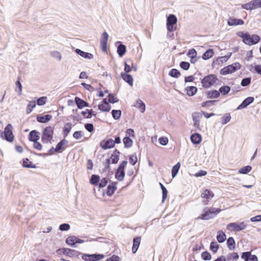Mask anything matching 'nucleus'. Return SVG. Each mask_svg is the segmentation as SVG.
<instances>
[{"label": "nucleus", "instance_id": "f8f14e48", "mask_svg": "<svg viewBox=\"0 0 261 261\" xmlns=\"http://www.w3.org/2000/svg\"><path fill=\"white\" fill-rule=\"evenodd\" d=\"M114 143V140L110 138L108 140H102L99 145L102 149L107 150L113 148L115 146Z\"/></svg>", "mask_w": 261, "mask_h": 261}, {"label": "nucleus", "instance_id": "393cba45", "mask_svg": "<svg viewBox=\"0 0 261 261\" xmlns=\"http://www.w3.org/2000/svg\"><path fill=\"white\" fill-rule=\"evenodd\" d=\"M190 139L193 144L197 145L200 144L201 142L202 137L199 134L195 133L191 135Z\"/></svg>", "mask_w": 261, "mask_h": 261}, {"label": "nucleus", "instance_id": "603ef678", "mask_svg": "<svg viewBox=\"0 0 261 261\" xmlns=\"http://www.w3.org/2000/svg\"><path fill=\"white\" fill-rule=\"evenodd\" d=\"M239 258V255L237 252H232L228 254L227 256V259L228 261L229 260H237Z\"/></svg>", "mask_w": 261, "mask_h": 261}, {"label": "nucleus", "instance_id": "58836bf2", "mask_svg": "<svg viewBox=\"0 0 261 261\" xmlns=\"http://www.w3.org/2000/svg\"><path fill=\"white\" fill-rule=\"evenodd\" d=\"M21 76H18L17 77V80L15 82V85L16 88L15 89V91L18 93V95H21V92L22 89V86L20 83Z\"/></svg>", "mask_w": 261, "mask_h": 261}, {"label": "nucleus", "instance_id": "a878e982", "mask_svg": "<svg viewBox=\"0 0 261 261\" xmlns=\"http://www.w3.org/2000/svg\"><path fill=\"white\" fill-rule=\"evenodd\" d=\"M206 98L208 99L217 98L220 97V92L216 90H212L206 92Z\"/></svg>", "mask_w": 261, "mask_h": 261}, {"label": "nucleus", "instance_id": "13d9d810", "mask_svg": "<svg viewBox=\"0 0 261 261\" xmlns=\"http://www.w3.org/2000/svg\"><path fill=\"white\" fill-rule=\"evenodd\" d=\"M251 81V78L250 77L243 78L241 82V85L243 87H246L249 86Z\"/></svg>", "mask_w": 261, "mask_h": 261}, {"label": "nucleus", "instance_id": "bf43d9fd", "mask_svg": "<svg viewBox=\"0 0 261 261\" xmlns=\"http://www.w3.org/2000/svg\"><path fill=\"white\" fill-rule=\"evenodd\" d=\"M108 98H109V103H117L119 100L117 97H115L114 94H113V93H110L108 95Z\"/></svg>", "mask_w": 261, "mask_h": 261}, {"label": "nucleus", "instance_id": "c9c22d12", "mask_svg": "<svg viewBox=\"0 0 261 261\" xmlns=\"http://www.w3.org/2000/svg\"><path fill=\"white\" fill-rule=\"evenodd\" d=\"M227 246L230 250H233L236 248V242L233 237H229L227 240Z\"/></svg>", "mask_w": 261, "mask_h": 261}, {"label": "nucleus", "instance_id": "39448f33", "mask_svg": "<svg viewBox=\"0 0 261 261\" xmlns=\"http://www.w3.org/2000/svg\"><path fill=\"white\" fill-rule=\"evenodd\" d=\"M54 128L51 126L46 127L42 132L41 140L43 143L50 142L53 138Z\"/></svg>", "mask_w": 261, "mask_h": 261}, {"label": "nucleus", "instance_id": "79ce46f5", "mask_svg": "<svg viewBox=\"0 0 261 261\" xmlns=\"http://www.w3.org/2000/svg\"><path fill=\"white\" fill-rule=\"evenodd\" d=\"M32 153H33L32 151H31ZM55 152H56V148H54L53 146H52L50 149L48 151V153H36L35 152H33V153L34 154H35L36 155H37L38 156H46L47 155H53L54 154H55Z\"/></svg>", "mask_w": 261, "mask_h": 261}, {"label": "nucleus", "instance_id": "c03bdc74", "mask_svg": "<svg viewBox=\"0 0 261 261\" xmlns=\"http://www.w3.org/2000/svg\"><path fill=\"white\" fill-rule=\"evenodd\" d=\"M135 106L138 108L141 113H144L145 111V105L144 102L140 99L137 100Z\"/></svg>", "mask_w": 261, "mask_h": 261}, {"label": "nucleus", "instance_id": "6ab92c4d", "mask_svg": "<svg viewBox=\"0 0 261 261\" xmlns=\"http://www.w3.org/2000/svg\"><path fill=\"white\" fill-rule=\"evenodd\" d=\"M227 24L229 26L243 25L244 21L242 19L230 17L227 20Z\"/></svg>", "mask_w": 261, "mask_h": 261}, {"label": "nucleus", "instance_id": "9d476101", "mask_svg": "<svg viewBox=\"0 0 261 261\" xmlns=\"http://www.w3.org/2000/svg\"><path fill=\"white\" fill-rule=\"evenodd\" d=\"M105 257V255L103 254L100 253H93V254H88L84 253L82 254V258L85 261H99Z\"/></svg>", "mask_w": 261, "mask_h": 261}, {"label": "nucleus", "instance_id": "ea45409f", "mask_svg": "<svg viewBox=\"0 0 261 261\" xmlns=\"http://www.w3.org/2000/svg\"><path fill=\"white\" fill-rule=\"evenodd\" d=\"M230 90L231 88L229 86L223 85L219 88L218 91L220 92V94L226 95L230 91Z\"/></svg>", "mask_w": 261, "mask_h": 261}, {"label": "nucleus", "instance_id": "7c9ffc66", "mask_svg": "<svg viewBox=\"0 0 261 261\" xmlns=\"http://www.w3.org/2000/svg\"><path fill=\"white\" fill-rule=\"evenodd\" d=\"M65 243L69 246L72 247H76V237L75 236H70L68 237L66 240Z\"/></svg>", "mask_w": 261, "mask_h": 261}, {"label": "nucleus", "instance_id": "ddd939ff", "mask_svg": "<svg viewBox=\"0 0 261 261\" xmlns=\"http://www.w3.org/2000/svg\"><path fill=\"white\" fill-rule=\"evenodd\" d=\"M108 38V34L106 32H104L101 35L100 42L101 49L103 52L107 51V43Z\"/></svg>", "mask_w": 261, "mask_h": 261}, {"label": "nucleus", "instance_id": "f03ea898", "mask_svg": "<svg viewBox=\"0 0 261 261\" xmlns=\"http://www.w3.org/2000/svg\"><path fill=\"white\" fill-rule=\"evenodd\" d=\"M221 211V210L219 208L215 207H205L203 209V213L200 215L196 220H208L213 218V215H217Z\"/></svg>", "mask_w": 261, "mask_h": 261}, {"label": "nucleus", "instance_id": "0eeeda50", "mask_svg": "<svg viewBox=\"0 0 261 261\" xmlns=\"http://www.w3.org/2000/svg\"><path fill=\"white\" fill-rule=\"evenodd\" d=\"M56 252L58 254H64L69 257H77L82 254L78 251L67 248H62L57 250Z\"/></svg>", "mask_w": 261, "mask_h": 261}, {"label": "nucleus", "instance_id": "a211bd4d", "mask_svg": "<svg viewBox=\"0 0 261 261\" xmlns=\"http://www.w3.org/2000/svg\"><path fill=\"white\" fill-rule=\"evenodd\" d=\"M68 141L65 139L61 140L56 145V152L62 153L66 148Z\"/></svg>", "mask_w": 261, "mask_h": 261}, {"label": "nucleus", "instance_id": "8fccbe9b", "mask_svg": "<svg viewBox=\"0 0 261 261\" xmlns=\"http://www.w3.org/2000/svg\"><path fill=\"white\" fill-rule=\"evenodd\" d=\"M180 167V163L178 162L176 165H175L172 169V176L173 178L175 177L177 174L179 169Z\"/></svg>", "mask_w": 261, "mask_h": 261}, {"label": "nucleus", "instance_id": "473e14b6", "mask_svg": "<svg viewBox=\"0 0 261 261\" xmlns=\"http://www.w3.org/2000/svg\"><path fill=\"white\" fill-rule=\"evenodd\" d=\"M214 55V50L212 48H208L202 55V58L204 60H207L211 58Z\"/></svg>", "mask_w": 261, "mask_h": 261}, {"label": "nucleus", "instance_id": "5701e85b", "mask_svg": "<svg viewBox=\"0 0 261 261\" xmlns=\"http://www.w3.org/2000/svg\"><path fill=\"white\" fill-rule=\"evenodd\" d=\"M120 154V152L117 149H115L113 153L111 154L110 158L109 159H110V161H111V162L113 164H117L119 160V155Z\"/></svg>", "mask_w": 261, "mask_h": 261}, {"label": "nucleus", "instance_id": "09e8293b", "mask_svg": "<svg viewBox=\"0 0 261 261\" xmlns=\"http://www.w3.org/2000/svg\"><path fill=\"white\" fill-rule=\"evenodd\" d=\"M110 159H107L104 162H102V164L104 166V168L103 169V172H110Z\"/></svg>", "mask_w": 261, "mask_h": 261}, {"label": "nucleus", "instance_id": "f3484780", "mask_svg": "<svg viewBox=\"0 0 261 261\" xmlns=\"http://www.w3.org/2000/svg\"><path fill=\"white\" fill-rule=\"evenodd\" d=\"M214 196L213 192L209 189H205L201 194L202 198L205 199L203 200V203L205 205L207 204L208 200L212 199Z\"/></svg>", "mask_w": 261, "mask_h": 261}, {"label": "nucleus", "instance_id": "a18cd8bd", "mask_svg": "<svg viewBox=\"0 0 261 261\" xmlns=\"http://www.w3.org/2000/svg\"><path fill=\"white\" fill-rule=\"evenodd\" d=\"M249 70L252 72H256L261 75V65H255L254 66L250 65Z\"/></svg>", "mask_w": 261, "mask_h": 261}, {"label": "nucleus", "instance_id": "3c124183", "mask_svg": "<svg viewBox=\"0 0 261 261\" xmlns=\"http://www.w3.org/2000/svg\"><path fill=\"white\" fill-rule=\"evenodd\" d=\"M252 167L248 165L244 166L239 170V173L243 174H246L251 171Z\"/></svg>", "mask_w": 261, "mask_h": 261}, {"label": "nucleus", "instance_id": "052dcab7", "mask_svg": "<svg viewBox=\"0 0 261 261\" xmlns=\"http://www.w3.org/2000/svg\"><path fill=\"white\" fill-rule=\"evenodd\" d=\"M197 51L194 48L190 49L188 52L187 55L190 58H192V60L193 59H195L197 56Z\"/></svg>", "mask_w": 261, "mask_h": 261}, {"label": "nucleus", "instance_id": "aec40b11", "mask_svg": "<svg viewBox=\"0 0 261 261\" xmlns=\"http://www.w3.org/2000/svg\"><path fill=\"white\" fill-rule=\"evenodd\" d=\"M52 115L46 114L44 115H38L36 116L37 121L41 123H46L52 119Z\"/></svg>", "mask_w": 261, "mask_h": 261}, {"label": "nucleus", "instance_id": "7ed1b4c3", "mask_svg": "<svg viewBox=\"0 0 261 261\" xmlns=\"http://www.w3.org/2000/svg\"><path fill=\"white\" fill-rule=\"evenodd\" d=\"M218 79L216 75L210 74L204 76L201 80L202 86L203 88H208L214 85Z\"/></svg>", "mask_w": 261, "mask_h": 261}, {"label": "nucleus", "instance_id": "72a5a7b5", "mask_svg": "<svg viewBox=\"0 0 261 261\" xmlns=\"http://www.w3.org/2000/svg\"><path fill=\"white\" fill-rule=\"evenodd\" d=\"M193 121L195 127H199V118L201 117V114L198 112H195L192 115Z\"/></svg>", "mask_w": 261, "mask_h": 261}, {"label": "nucleus", "instance_id": "2f4dec72", "mask_svg": "<svg viewBox=\"0 0 261 261\" xmlns=\"http://www.w3.org/2000/svg\"><path fill=\"white\" fill-rule=\"evenodd\" d=\"M125 171L123 170H119V169H117L115 173V178L117 179L118 181H122L125 176Z\"/></svg>", "mask_w": 261, "mask_h": 261}, {"label": "nucleus", "instance_id": "a19ab883", "mask_svg": "<svg viewBox=\"0 0 261 261\" xmlns=\"http://www.w3.org/2000/svg\"><path fill=\"white\" fill-rule=\"evenodd\" d=\"M123 142L126 148H130L133 145V141L129 137L125 136L123 139Z\"/></svg>", "mask_w": 261, "mask_h": 261}, {"label": "nucleus", "instance_id": "e433bc0d", "mask_svg": "<svg viewBox=\"0 0 261 261\" xmlns=\"http://www.w3.org/2000/svg\"><path fill=\"white\" fill-rule=\"evenodd\" d=\"M71 128L72 124L70 122H68L65 124L63 129V134L64 138L68 135Z\"/></svg>", "mask_w": 261, "mask_h": 261}, {"label": "nucleus", "instance_id": "cd10ccee", "mask_svg": "<svg viewBox=\"0 0 261 261\" xmlns=\"http://www.w3.org/2000/svg\"><path fill=\"white\" fill-rule=\"evenodd\" d=\"M187 92V95L189 96H193L195 95L198 89L196 87L194 86H188L185 89Z\"/></svg>", "mask_w": 261, "mask_h": 261}, {"label": "nucleus", "instance_id": "69168bd1", "mask_svg": "<svg viewBox=\"0 0 261 261\" xmlns=\"http://www.w3.org/2000/svg\"><path fill=\"white\" fill-rule=\"evenodd\" d=\"M221 123L222 124H225L227 123L231 119V116L230 114H227L223 116L222 118Z\"/></svg>", "mask_w": 261, "mask_h": 261}, {"label": "nucleus", "instance_id": "c756f323", "mask_svg": "<svg viewBox=\"0 0 261 261\" xmlns=\"http://www.w3.org/2000/svg\"><path fill=\"white\" fill-rule=\"evenodd\" d=\"M126 52V47L121 42L117 48V53L120 57H122Z\"/></svg>", "mask_w": 261, "mask_h": 261}, {"label": "nucleus", "instance_id": "412c9836", "mask_svg": "<svg viewBox=\"0 0 261 261\" xmlns=\"http://www.w3.org/2000/svg\"><path fill=\"white\" fill-rule=\"evenodd\" d=\"M39 132L36 130L31 131L28 135L29 140L31 142H35L40 139Z\"/></svg>", "mask_w": 261, "mask_h": 261}, {"label": "nucleus", "instance_id": "de8ad7c7", "mask_svg": "<svg viewBox=\"0 0 261 261\" xmlns=\"http://www.w3.org/2000/svg\"><path fill=\"white\" fill-rule=\"evenodd\" d=\"M113 118L115 120H118L121 116V111L120 110H112L111 111Z\"/></svg>", "mask_w": 261, "mask_h": 261}, {"label": "nucleus", "instance_id": "0e129e2a", "mask_svg": "<svg viewBox=\"0 0 261 261\" xmlns=\"http://www.w3.org/2000/svg\"><path fill=\"white\" fill-rule=\"evenodd\" d=\"M179 66L183 70H188L190 67V64L188 62L181 61L179 63Z\"/></svg>", "mask_w": 261, "mask_h": 261}, {"label": "nucleus", "instance_id": "37998d69", "mask_svg": "<svg viewBox=\"0 0 261 261\" xmlns=\"http://www.w3.org/2000/svg\"><path fill=\"white\" fill-rule=\"evenodd\" d=\"M161 189L162 191V202L164 203L168 196V191L166 187L161 182H159Z\"/></svg>", "mask_w": 261, "mask_h": 261}, {"label": "nucleus", "instance_id": "dca6fc26", "mask_svg": "<svg viewBox=\"0 0 261 261\" xmlns=\"http://www.w3.org/2000/svg\"><path fill=\"white\" fill-rule=\"evenodd\" d=\"M111 184H109L107 187L106 194L108 196H112L115 193V191L117 190V181H112L111 180L109 181Z\"/></svg>", "mask_w": 261, "mask_h": 261}, {"label": "nucleus", "instance_id": "774afa93", "mask_svg": "<svg viewBox=\"0 0 261 261\" xmlns=\"http://www.w3.org/2000/svg\"><path fill=\"white\" fill-rule=\"evenodd\" d=\"M251 255V252L249 251L244 252L242 253L241 258L245 261H248Z\"/></svg>", "mask_w": 261, "mask_h": 261}, {"label": "nucleus", "instance_id": "c85d7f7f", "mask_svg": "<svg viewBox=\"0 0 261 261\" xmlns=\"http://www.w3.org/2000/svg\"><path fill=\"white\" fill-rule=\"evenodd\" d=\"M22 166L23 168H25L35 169L37 168L36 165L33 164V163L28 158H24L22 159Z\"/></svg>", "mask_w": 261, "mask_h": 261}, {"label": "nucleus", "instance_id": "4c0bfd02", "mask_svg": "<svg viewBox=\"0 0 261 261\" xmlns=\"http://www.w3.org/2000/svg\"><path fill=\"white\" fill-rule=\"evenodd\" d=\"M216 238L219 243H222L226 240V237L225 233L223 231L219 230L217 232Z\"/></svg>", "mask_w": 261, "mask_h": 261}, {"label": "nucleus", "instance_id": "6e6d98bb", "mask_svg": "<svg viewBox=\"0 0 261 261\" xmlns=\"http://www.w3.org/2000/svg\"><path fill=\"white\" fill-rule=\"evenodd\" d=\"M218 100H208L201 103L202 107H210L214 105L216 102H218Z\"/></svg>", "mask_w": 261, "mask_h": 261}, {"label": "nucleus", "instance_id": "2eb2a0df", "mask_svg": "<svg viewBox=\"0 0 261 261\" xmlns=\"http://www.w3.org/2000/svg\"><path fill=\"white\" fill-rule=\"evenodd\" d=\"M74 102L79 109H82L85 107H90L89 103L88 102L77 96L75 97Z\"/></svg>", "mask_w": 261, "mask_h": 261}, {"label": "nucleus", "instance_id": "e2e57ef3", "mask_svg": "<svg viewBox=\"0 0 261 261\" xmlns=\"http://www.w3.org/2000/svg\"><path fill=\"white\" fill-rule=\"evenodd\" d=\"M36 103L35 101H32L29 104H28L27 108V113H30L33 111V109L36 107Z\"/></svg>", "mask_w": 261, "mask_h": 261}, {"label": "nucleus", "instance_id": "6e6552de", "mask_svg": "<svg viewBox=\"0 0 261 261\" xmlns=\"http://www.w3.org/2000/svg\"><path fill=\"white\" fill-rule=\"evenodd\" d=\"M177 19L174 14H169L167 17L166 27L168 32H173L176 29V27H174L177 23Z\"/></svg>", "mask_w": 261, "mask_h": 261}, {"label": "nucleus", "instance_id": "bb28decb", "mask_svg": "<svg viewBox=\"0 0 261 261\" xmlns=\"http://www.w3.org/2000/svg\"><path fill=\"white\" fill-rule=\"evenodd\" d=\"M141 242V237H136L133 239L132 252L135 253L138 250Z\"/></svg>", "mask_w": 261, "mask_h": 261}, {"label": "nucleus", "instance_id": "4468645a", "mask_svg": "<svg viewBox=\"0 0 261 261\" xmlns=\"http://www.w3.org/2000/svg\"><path fill=\"white\" fill-rule=\"evenodd\" d=\"M254 98L252 96H249L246 98L242 103L237 107V110H240L247 108L249 105L253 102Z\"/></svg>", "mask_w": 261, "mask_h": 261}, {"label": "nucleus", "instance_id": "4be33fe9", "mask_svg": "<svg viewBox=\"0 0 261 261\" xmlns=\"http://www.w3.org/2000/svg\"><path fill=\"white\" fill-rule=\"evenodd\" d=\"M120 77L129 85L133 86V78L130 74L122 72L120 74Z\"/></svg>", "mask_w": 261, "mask_h": 261}, {"label": "nucleus", "instance_id": "5fc2aeb1", "mask_svg": "<svg viewBox=\"0 0 261 261\" xmlns=\"http://www.w3.org/2000/svg\"><path fill=\"white\" fill-rule=\"evenodd\" d=\"M108 181V178L107 177H103L101 179H100V181L99 182V184H98L97 187L99 189L103 188L107 185Z\"/></svg>", "mask_w": 261, "mask_h": 261}, {"label": "nucleus", "instance_id": "864d4df0", "mask_svg": "<svg viewBox=\"0 0 261 261\" xmlns=\"http://www.w3.org/2000/svg\"><path fill=\"white\" fill-rule=\"evenodd\" d=\"M219 248V245L215 242H212L210 244V250L214 253H216Z\"/></svg>", "mask_w": 261, "mask_h": 261}, {"label": "nucleus", "instance_id": "423d86ee", "mask_svg": "<svg viewBox=\"0 0 261 261\" xmlns=\"http://www.w3.org/2000/svg\"><path fill=\"white\" fill-rule=\"evenodd\" d=\"M13 127L11 124L7 125L3 133H2L1 137L7 141L12 142L14 140V136L12 132Z\"/></svg>", "mask_w": 261, "mask_h": 261}, {"label": "nucleus", "instance_id": "680f3d73", "mask_svg": "<svg viewBox=\"0 0 261 261\" xmlns=\"http://www.w3.org/2000/svg\"><path fill=\"white\" fill-rule=\"evenodd\" d=\"M201 258L204 260H210L212 258V256L210 253H209L208 251H205L201 253Z\"/></svg>", "mask_w": 261, "mask_h": 261}, {"label": "nucleus", "instance_id": "338daca9", "mask_svg": "<svg viewBox=\"0 0 261 261\" xmlns=\"http://www.w3.org/2000/svg\"><path fill=\"white\" fill-rule=\"evenodd\" d=\"M168 138L166 137H161L159 139V143L163 146L166 145L168 144Z\"/></svg>", "mask_w": 261, "mask_h": 261}, {"label": "nucleus", "instance_id": "b1692460", "mask_svg": "<svg viewBox=\"0 0 261 261\" xmlns=\"http://www.w3.org/2000/svg\"><path fill=\"white\" fill-rule=\"evenodd\" d=\"M75 52L76 53V54L85 59H92L93 58V55L92 54L84 51L79 48H76L75 50Z\"/></svg>", "mask_w": 261, "mask_h": 261}, {"label": "nucleus", "instance_id": "49530a36", "mask_svg": "<svg viewBox=\"0 0 261 261\" xmlns=\"http://www.w3.org/2000/svg\"><path fill=\"white\" fill-rule=\"evenodd\" d=\"M168 74L169 76L172 77L178 78L180 76L181 74L178 70L175 68H172L170 70Z\"/></svg>", "mask_w": 261, "mask_h": 261}, {"label": "nucleus", "instance_id": "4d7b16f0", "mask_svg": "<svg viewBox=\"0 0 261 261\" xmlns=\"http://www.w3.org/2000/svg\"><path fill=\"white\" fill-rule=\"evenodd\" d=\"M47 101V97L46 96H42L39 98H38L37 99L36 104L39 106L44 105Z\"/></svg>", "mask_w": 261, "mask_h": 261}, {"label": "nucleus", "instance_id": "1a4fd4ad", "mask_svg": "<svg viewBox=\"0 0 261 261\" xmlns=\"http://www.w3.org/2000/svg\"><path fill=\"white\" fill-rule=\"evenodd\" d=\"M246 226L244 222H231L227 225L226 228L230 231H240L245 229Z\"/></svg>", "mask_w": 261, "mask_h": 261}, {"label": "nucleus", "instance_id": "9b49d317", "mask_svg": "<svg viewBox=\"0 0 261 261\" xmlns=\"http://www.w3.org/2000/svg\"><path fill=\"white\" fill-rule=\"evenodd\" d=\"M242 9L246 10H252L261 8V0H252L250 2L242 4Z\"/></svg>", "mask_w": 261, "mask_h": 261}, {"label": "nucleus", "instance_id": "20e7f679", "mask_svg": "<svg viewBox=\"0 0 261 261\" xmlns=\"http://www.w3.org/2000/svg\"><path fill=\"white\" fill-rule=\"evenodd\" d=\"M241 67V65L239 62H235L221 69L220 73L223 75L231 74L240 69Z\"/></svg>", "mask_w": 261, "mask_h": 261}, {"label": "nucleus", "instance_id": "f257e3e1", "mask_svg": "<svg viewBox=\"0 0 261 261\" xmlns=\"http://www.w3.org/2000/svg\"><path fill=\"white\" fill-rule=\"evenodd\" d=\"M238 36L242 39L243 42L248 45L257 44L260 40V37L257 34H250L248 32L240 31L237 33Z\"/></svg>", "mask_w": 261, "mask_h": 261}, {"label": "nucleus", "instance_id": "f704fd0d", "mask_svg": "<svg viewBox=\"0 0 261 261\" xmlns=\"http://www.w3.org/2000/svg\"><path fill=\"white\" fill-rule=\"evenodd\" d=\"M100 177L99 175L92 174L90 178L89 182L90 184L97 187L100 181Z\"/></svg>", "mask_w": 261, "mask_h": 261}]
</instances>
